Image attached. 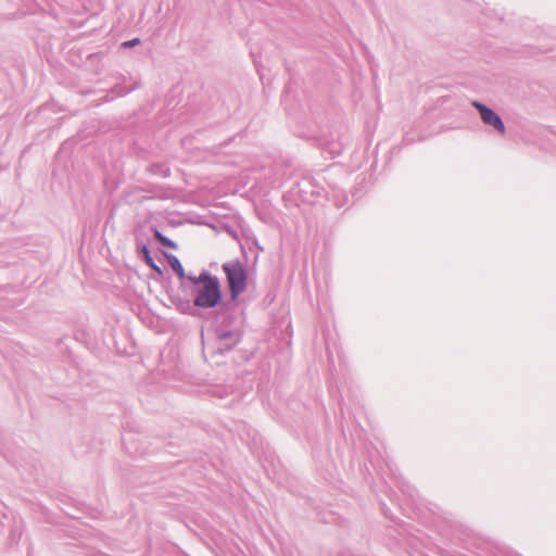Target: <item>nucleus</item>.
<instances>
[{"label":"nucleus","instance_id":"obj_1","mask_svg":"<svg viewBox=\"0 0 556 556\" xmlns=\"http://www.w3.org/2000/svg\"><path fill=\"white\" fill-rule=\"evenodd\" d=\"M197 286L194 305L202 308L215 307L222 300L220 285L216 277L201 274L199 277H189Z\"/></svg>","mask_w":556,"mask_h":556},{"label":"nucleus","instance_id":"obj_2","mask_svg":"<svg viewBox=\"0 0 556 556\" xmlns=\"http://www.w3.org/2000/svg\"><path fill=\"white\" fill-rule=\"evenodd\" d=\"M226 274L229 291L232 300H236L247 289V271L239 262H230L223 265Z\"/></svg>","mask_w":556,"mask_h":556},{"label":"nucleus","instance_id":"obj_3","mask_svg":"<svg viewBox=\"0 0 556 556\" xmlns=\"http://www.w3.org/2000/svg\"><path fill=\"white\" fill-rule=\"evenodd\" d=\"M471 104L478 110L480 117L485 125L492 126L500 134H505V124L502 117L493 109L479 101H472Z\"/></svg>","mask_w":556,"mask_h":556},{"label":"nucleus","instance_id":"obj_4","mask_svg":"<svg viewBox=\"0 0 556 556\" xmlns=\"http://www.w3.org/2000/svg\"><path fill=\"white\" fill-rule=\"evenodd\" d=\"M296 185L299 187V199H301L302 204L314 203L324 192V188L312 178H303L296 181Z\"/></svg>","mask_w":556,"mask_h":556},{"label":"nucleus","instance_id":"obj_5","mask_svg":"<svg viewBox=\"0 0 556 556\" xmlns=\"http://www.w3.org/2000/svg\"><path fill=\"white\" fill-rule=\"evenodd\" d=\"M279 325H280V328L282 326H285L286 327V332H287L285 337L280 336V359L283 358L285 361H290V358H291L290 348H291L292 326H291V320H290L289 313L286 314V315L283 314V315L280 316Z\"/></svg>","mask_w":556,"mask_h":556},{"label":"nucleus","instance_id":"obj_6","mask_svg":"<svg viewBox=\"0 0 556 556\" xmlns=\"http://www.w3.org/2000/svg\"><path fill=\"white\" fill-rule=\"evenodd\" d=\"M299 187L296 182L283 193V202L286 206H300L302 204L301 199H299Z\"/></svg>","mask_w":556,"mask_h":556},{"label":"nucleus","instance_id":"obj_7","mask_svg":"<svg viewBox=\"0 0 556 556\" xmlns=\"http://www.w3.org/2000/svg\"><path fill=\"white\" fill-rule=\"evenodd\" d=\"M328 198L330 201L333 202V204L338 208H341L342 206H344L348 203V195H346L345 191L342 189L332 188L331 192L328 194Z\"/></svg>","mask_w":556,"mask_h":556},{"label":"nucleus","instance_id":"obj_8","mask_svg":"<svg viewBox=\"0 0 556 556\" xmlns=\"http://www.w3.org/2000/svg\"><path fill=\"white\" fill-rule=\"evenodd\" d=\"M168 262L170 264V267L173 268V270L180 277V278H184L185 277V270H184V267L180 263V261L176 257V256H169L168 257Z\"/></svg>","mask_w":556,"mask_h":556},{"label":"nucleus","instance_id":"obj_9","mask_svg":"<svg viewBox=\"0 0 556 556\" xmlns=\"http://www.w3.org/2000/svg\"><path fill=\"white\" fill-rule=\"evenodd\" d=\"M154 237L157 239V241L165 245V247H168V248H172V249H176V244L170 241L169 239H167L166 237H164L159 230H154Z\"/></svg>","mask_w":556,"mask_h":556},{"label":"nucleus","instance_id":"obj_10","mask_svg":"<svg viewBox=\"0 0 556 556\" xmlns=\"http://www.w3.org/2000/svg\"><path fill=\"white\" fill-rule=\"evenodd\" d=\"M142 253H143V255H144V260H146L147 264H148V265H150V266H151L152 268H154L155 270L160 271V269L154 265L153 260H152V257L150 256V252H149V250H148V248H147V247H143V248H142Z\"/></svg>","mask_w":556,"mask_h":556},{"label":"nucleus","instance_id":"obj_11","mask_svg":"<svg viewBox=\"0 0 556 556\" xmlns=\"http://www.w3.org/2000/svg\"><path fill=\"white\" fill-rule=\"evenodd\" d=\"M396 483L400 485V488L403 492H407L409 496H413L414 490L408 484H405L406 489H404V482L402 483L400 481L399 482L396 481Z\"/></svg>","mask_w":556,"mask_h":556},{"label":"nucleus","instance_id":"obj_12","mask_svg":"<svg viewBox=\"0 0 556 556\" xmlns=\"http://www.w3.org/2000/svg\"><path fill=\"white\" fill-rule=\"evenodd\" d=\"M138 42H139V39H138V38H136V39H132V40H129V41H125V42H123V47H134V46H136Z\"/></svg>","mask_w":556,"mask_h":556}]
</instances>
